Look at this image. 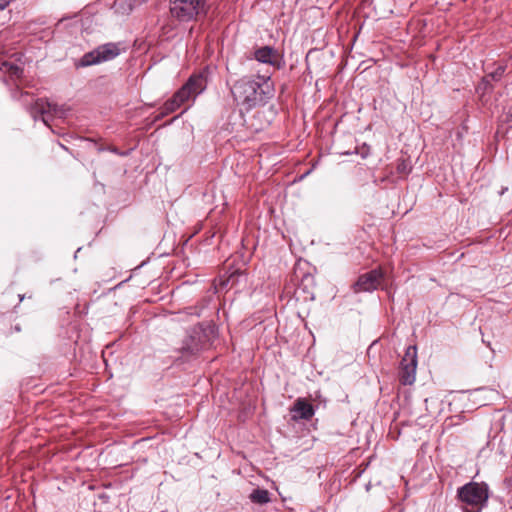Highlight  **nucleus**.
Listing matches in <instances>:
<instances>
[{"label": "nucleus", "mask_w": 512, "mask_h": 512, "mask_svg": "<svg viewBox=\"0 0 512 512\" xmlns=\"http://www.w3.org/2000/svg\"><path fill=\"white\" fill-rule=\"evenodd\" d=\"M417 351L409 346L400 363L399 380L403 385H412L416 379Z\"/></svg>", "instance_id": "0eeeda50"}, {"label": "nucleus", "mask_w": 512, "mask_h": 512, "mask_svg": "<svg viewBox=\"0 0 512 512\" xmlns=\"http://www.w3.org/2000/svg\"><path fill=\"white\" fill-rule=\"evenodd\" d=\"M57 113L55 104L45 99H37L30 107L31 116L37 120L40 118L44 124L48 125L51 117Z\"/></svg>", "instance_id": "1a4fd4ad"}, {"label": "nucleus", "mask_w": 512, "mask_h": 512, "mask_svg": "<svg viewBox=\"0 0 512 512\" xmlns=\"http://www.w3.org/2000/svg\"><path fill=\"white\" fill-rule=\"evenodd\" d=\"M250 499L254 503L265 504L270 501L269 493L264 489H255L250 494Z\"/></svg>", "instance_id": "4468645a"}, {"label": "nucleus", "mask_w": 512, "mask_h": 512, "mask_svg": "<svg viewBox=\"0 0 512 512\" xmlns=\"http://www.w3.org/2000/svg\"><path fill=\"white\" fill-rule=\"evenodd\" d=\"M207 86L206 78L202 74H195L189 77L187 82L167 100L160 108L159 117L167 116L176 111L181 105L194 101Z\"/></svg>", "instance_id": "f03ea898"}, {"label": "nucleus", "mask_w": 512, "mask_h": 512, "mask_svg": "<svg viewBox=\"0 0 512 512\" xmlns=\"http://www.w3.org/2000/svg\"><path fill=\"white\" fill-rule=\"evenodd\" d=\"M398 171L401 172V173H404L407 171V165L406 163L403 161L401 164L398 165Z\"/></svg>", "instance_id": "dca6fc26"}, {"label": "nucleus", "mask_w": 512, "mask_h": 512, "mask_svg": "<svg viewBox=\"0 0 512 512\" xmlns=\"http://www.w3.org/2000/svg\"><path fill=\"white\" fill-rule=\"evenodd\" d=\"M504 72H505V67L500 65L493 72L487 74L484 77L483 82L488 83L490 80L499 81L502 78Z\"/></svg>", "instance_id": "2eb2a0df"}, {"label": "nucleus", "mask_w": 512, "mask_h": 512, "mask_svg": "<svg viewBox=\"0 0 512 512\" xmlns=\"http://www.w3.org/2000/svg\"><path fill=\"white\" fill-rule=\"evenodd\" d=\"M10 3V0H0V11L4 10Z\"/></svg>", "instance_id": "f3484780"}, {"label": "nucleus", "mask_w": 512, "mask_h": 512, "mask_svg": "<svg viewBox=\"0 0 512 512\" xmlns=\"http://www.w3.org/2000/svg\"><path fill=\"white\" fill-rule=\"evenodd\" d=\"M0 69L4 72L8 73L12 78H20L22 76L23 70L18 65L13 62H2Z\"/></svg>", "instance_id": "ddd939ff"}, {"label": "nucleus", "mask_w": 512, "mask_h": 512, "mask_svg": "<svg viewBox=\"0 0 512 512\" xmlns=\"http://www.w3.org/2000/svg\"><path fill=\"white\" fill-rule=\"evenodd\" d=\"M230 91L237 105L249 111L272 98L274 85L270 77L244 76L233 83Z\"/></svg>", "instance_id": "f257e3e1"}, {"label": "nucleus", "mask_w": 512, "mask_h": 512, "mask_svg": "<svg viewBox=\"0 0 512 512\" xmlns=\"http://www.w3.org/2000/svg\"><path fill=\"white\" fill-rule=\"evenodd\" d=\"M120 43H106L83 55L80 65L83 67L110 61L120 55Z\"/></svg>", "instance_id": "39448f33"}, {"label": "nucleus", "mask_w": 512, "mask_h": 512, "mask_svg": "<svg viewBox=\"0 0 512 512\" xmlns=\"http://www.w3.org/2000/svg\"><path fill=\"white\" fill-rule=\"evenodd\" d=\"M135 0H115L113 8L116 13L126 15L134 8Z\"/></svg>", "instance_id": "f8f14e48"}, {"label": "nucleus", "mask_w": 512, "mask_h": 512, "mask_svg": "<svg viewBox=\"0 0 512 512\" xmlns=\"http://www.w3.org/2000/svg\"><path fill=\"white\" fill-rule=\"evenodd\" d=\"M254 59L260 63L280 68L281 55L271 46H262L254 51Z\"/></svg>", "instance_id": "9d476101"}, {"label": "nucleus", "mask_w": 512, "mask_h": 512, "mask_svg": "<svg viewBox=\"0 0 512 512\" xmlns=\"http://www.w3.org/2000/svg\"><path fill=\"white\" fill-rule=\"evenodd\" d=\"M463 512H481L488 501V487L484 483L470 482L458 489Z\"/></svg>", "instance_id": "7ed1b4c3"}, {"label": "nucleus", "mask_w": 512, "mask_h": 512, "mask_svg": "<svg viewBox=\"0 0 512 512\" xmlns=\"http://www.w3.org/2000/svg\"><path fill=\"white\" fill-rule=\"evenodd\" d=\"M205 0H170L171 15L180 21H189L204 10Z\"/></svg>", "instance_id": "423d86ee"}, {"label": "nucleus", "mask_w": 512, "mask_h": 512, "mask_svg": "<svg viewBox=\"0 0 512 512\" xmlns=\"http://www.w3.org/2000/svg\"><path fill=\"white\" fill-rule=\"evenodd\" d=\"M383 280V272L380 269H374L360 275L353 284L352 289L355 293L373 292Z\"/></svg>", "instance_id": "6e6552de"}, {"label": "nucleus", "mask_w": 512, "mask_h": 512, "mask_svg": "<svg viewBox=\"0 0 512 512\" xmlns=\"http://www.w3.org/2000/svg\"><path fill=\"white\" fill-rule=\"evenodd\" d=\"M213 333L211 328L195 326L191 328L182 342L180 351L185 359L198 355L202 350L210 345V335Z\"/></svg>", "instance_id": "20e7f679"}, {"label": "nucleus", "mask_w": 512, "mask_h": 512, "mask_svg": "<svg viewBox=\"0 0 512 512\" xmlns=\"http://www.w3.org/2000/svg\"><path fill=\"white\" fill-rule=\"evenodd\" d=\"M291 411L294 413V419L310 420L315 414L314 407L304 398H298Z\"/></svg>", "instance_id": "9b49d317"}]
</instances>
